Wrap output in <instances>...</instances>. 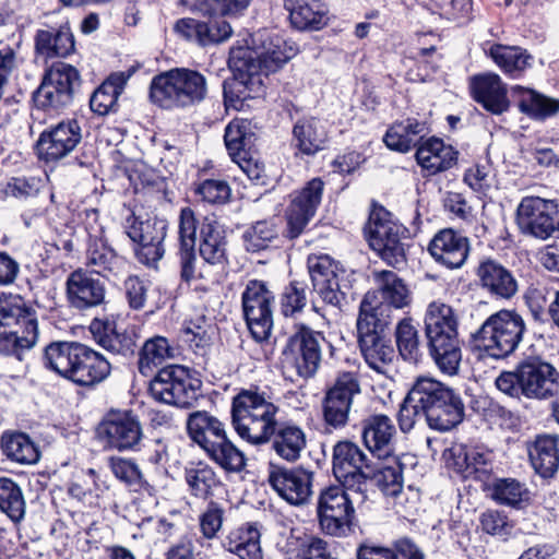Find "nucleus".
<instances>
[{
  "instance_id": "nucleus-1",
  "label": "nucleus",
  "mask_w": 559,
  "mask_h": 559,
  "mask_svg": "<svg viewBox=\"0 0 559 559\" xmlns=\"http://www.w3.org/2000/svg\"><path fill=\"white\" fill-rule=\"evenodd\" d=\"M278 407L258 388L242 389L231 402V424L238 436L254 445L272 440V449L283 460L295 462L306 448L304 430L289 423L277 425Z\"/></svg>"
},
{
  "instance_id": "nucleus-2",
  "label": "nucleus",
  "mask_w": 559,
  "mask_h": 559,
  "mask_svg": "<svg viewBox=\"0 0 559 559\" xmlns=\"http://www.w3.org/2000/svg\"><path fill=\"white\" fill-rule=\"evenodd\" d=\"M464 404L453 389L431 377H418L399 411L403 432L411 431L423 419L429 428L449 431L463 419Z\"/></svg>"
},
{
  "instance_id": "nucleus-3",
  "label": "nucleus",
  "mask_w": 559,
  "mask_h": 559,
  "mask_svg": "<svg viewBox=\"0 0 559 559\" xmlns=\"http://www.w3.org/2000/svg\"><path fill=\"white\" fill-rule=\"evenodd\" d=\"M44 366L73 383L93 388L109 378L111 362L79 342H52L44 352Z\"/></svg>"
},
{
  "instance_id": "nucleus-4",
  "label": "nucleus",
  "mask_w": 559,
  "mask_h": 559,
  "mask_svg": "<svg viewBox=\"0 0 559 559\" xmlns=\"http://www.w3.org/2000/svg\"><path fill=\"white\" fill-rule=\"evenodd\" d=\"M424 322L429 354L436 366L444 374H456L462 348L455 310L444 302L432 301L427 307Z\"/></svg>"
},
{
  "instance_id": "nucleus-5",
  "label": "nucleus",
  "mask_w": 559,
  "mask_h": 559,
  "mask_svg": "<svg viewBox=\"0 0 559 559\" xmlns=\"http://www.w3.org/2000/svg\"><path fill=\"white\" fill-rule=\"evenodd\" d=\"M207 83L198 71L177 68L155 75L150 84V100L163 109L193 106L205 99Z\"/></svg>"
},
{
  "instance_id": "nucleus-6",
  "label": "nucleus",
  "mask_w": 559,
  "mask_h": 559,
  "mask_svg": "<svg viewBox=\"0 0 559 559\" xmlns=\"http://www.w3.org/2000/svg\"><path fill=\"white\" fill-rule=\"evenodd\" d=\"M38 341L36 311L20 296L0 298V353L22 359Z\"/></svg>"
},
{
  "instance_id": "nucleus-7",
  "label": "nucleus",
  "mask_w": 559,
  "mask_h": 559,
  "mask_svg": "<svg viewBox=\"0 0 559 559\" xmlns=\"http://www.w3.org/2000/svg\"><path fill=\"white\" fill-rule=\"evenodd\" d=\"M525 330V321L520 313L501 309L483 322L472 340L477 350L488 357L503 359L519 347Z\"/></svg>"
},
{
  "instance_id": "nucleus-8",
  "label": "nucleus",
  "mask_w": 559,
  "mask_h": 559,
  "mask_svg": "<svg viewBox=\"0 0 559 559\" xmlns=\"http://www.w3.org/2000/svg\"><path fill=\"white\" fill-rule=\"evenodd\" d=\"M365 502L341 483L324 487L317 498L321 530L334 537L347 536L353 531L356 507Z\"/></svg>"
},
{
  "instance_id": "nucleus-9",
  "label": "nucleus",
  "mask_w": 559,
  "mask_h": 559,
  "mask_svg": "<svg viewBox=\"0 0 559 559\" xmlns=\"http://www.w3.org/2000/svg\"><path fill=\"white\" fill-rule=\"evenodd\" d=\"M234 76L223 85L224 104L227 109L242 110L247 102L264 92L259 67L248 48L233 47L228 58Z\"/></svg>"
},
{
  "instance_id": "nucleus-10",
  "label": "nucleus",
  "mask_w": 559,
  "mask_h": 559,
  "mask_svg": "<svg viewBox=\"0 0 559 559\" xmlns=\"http://www.w3.org/2000/svg\"><path fill=\"white\" fill-rule=\"evenodd\" d=\"M369 305L367 301V310L365 308L364 316H358L357 319L359 346L368 366L379 373L386 374L395 357L394 348L383 335L390 325L389 316L380 312L381 319H374Z\"/></svg>"
},
{
  "instance_id": "nucleus-11",
  "label": "nucleus",
  "mask_w": 559,
  "mask_h": 559,
  "mask_svg": "<svg viewBox=\"0 0 559 559\" xmlns=\"http://www.w3.org/2000/svg\"><path fill=\"white\" fill-rule=\"evenodd\" d=\"M200 382L179 365H170L157 371L150 381V395L157 402L188 408L198 399Z\"/></svg>"
},
{
  "instance_id": "nucleus-12",
  "label": "nucleus",
  "mask_w": 559,
  "mask_h": 559,
  "mask_svg": "<svg viewBox=\"0 0 559 559\" xmlns=\"http://www.w3.org/2000/svg\"><path fill=\"white\" fill-rule=\"evenodd\" d=\"M408 230L393 221L385 211L373 212L367 226V239L370 248L389 265L397 267L406 262L403 240Z\"/></svg>"
},
{
  "instance_id": "nucleus-13",
  "label": "nucleus",
  "mask_w": 559,
  "mask_h": 559,
  "mask_svg": "<svg viewBox=\"0 0 559 559\" xmlns=\"http://www.w3.org/2000/svg\"><path fill=\"white\" fill-rule=\"evenodd\" d=\"M367 455L352 441H338L333 447L332 471L335 478L360 500H367L370 467Z\"/></svg>"
},
{
  "instance_id": "nucleus-14",
  "label": "nucleus",
  "mask_w": 559,
  "mask_h": 559,
  "mask_svg": "<svg viewBox=\"0 0 559 559\" xmlns=\"http://www.w3.org/2000/svg\"><path fill=\"white\" fill-rule=\"evenodd\" d=\"M80 86L79 71L71 64L57 62L45 73L34 94V100L40 108L58 111L72 104Z\"/></svg>"
},
{
  "instance_id": "nucleus-15",
  "label": "nucleus",
  "mask_w": 559,
  "mask_h": 559,
  "mask_svg": "<svg viewBox=\"0 0 559 559\" xmlns=\"http://www.w3.org/2000/svg\"><path fill=\"white\" fill-rule=\"evenodd\" d=\"M360 393V381L355 372H338L322 400V417L325 426L335 430L346 427L354 402Z\"/></svg>"
},
{
  "instance_id": "nucleus-16",
  "label": "nucleus",
  "mask_w": 559,
  "mask_h": 559,
  "mask_svg": "<svg viewBox=\"0 0 559 559\" xmlns=\"http://www.w3.org/2000/svg\"><path fill=\"white\" fill-rule=\"evenodd\" d=\"M516 224L524 235L537 239L559 237V206L554 200L525 197L516 210Z\"/></svg>"
},
{
  "instance_id": "nucleus-17",
  "label": "nucleus",
  "mask_w": 559,
  "mask_h": 559,
  "mask_svg": "<svg viewBox=\"0 0 559 559\" xmlns=\"http://www.w3.org/2000/svg\"><path fill=\"white\" fill-rule=\"evenodd\" d=\"M325 341L321 332L314 331L306 324L294 325L283 350L286 361H292L298 376L312 377L321 362L322 343Z\"/></svg>"
},
{
  "instance_id": "nucleus-18",
  "label": "nucleus",
  "mask_w": 559,
  "mask_h": 559,
  "mask_svg": "<svg viewBox=\"0 0 559 559\" xmlns=\"http://www.w3.org/2000/svg\"><path fill=\"white\" fill-rule=\"evenodd\" d=\"M97 437L106 449L119 452L140 450L143 428L136 415L129 411H111L97 427Z\"/></svg>"
},
{
  "instance_id": "nucleus-19",
  "label": "nucleus",
  "mask_w": 559,
  "mask_h": 559,
  "mask_svg": "<svg viewBox=\"0 0 559 559\" xmlns=\"http://www.w3.org/2000/svg\"><path fill=\"white\" fill-rule=\"evenodd\" d=\"M377 289L368 292L360 302L359 316H364L367 301L374 319H381L380 312L389 316V324L393 321V311L406 307L411 301L407 286L394 272L380 271L373 273Z\"/></svg>"
},
{
  "instance_id": "nucleus-20",
  "label": "nucleus",
  "mask_w": 559,
  "mask_h": 559,
  "mask_svg": "<svg viewBox=\"0 0 559 559\" xmlns=\"http://www.w3.org/2000/svg\"><path fill=\"white\" fill-rule=\"evenodd\" d=\"M241 301L246 323L252 337L257 342L266 341L273 328L274 295L263 282L253 280L247 284Z\"/></svg>"
},
{
  "instance_id": "nucleus-21",
  "label": "nucleus",
  "mask_w": 559,
  "mask_h": 559,
  "mask_svg": "<svg viewBox=\"0 0 559 559\" xmlns=\"http://www.w3.org/2000/svg\"><path fill=\"white\" fill-rule=\"evenodd\" d=\"M126 233L138 245L135 255L139 262L152 266L164 255L163 241L166 237L167 223L157 217L145 221L131 214L126 219Z\"/></svg>"
},
{
  "instance_id": "nucleus-22",
  "label": "nucleus",
  "mask_w": 559,
  "mask_h": 559,
  "mask_svg": "<svg viewBox=\"0 0 559 559\" xmlns=\"http://www.w3.org/2000/svg\"><path fill=\"white\" fill-rule=\"evenodd\" d=\"M308 272L313 292L329 306L341 309L345 293L340 286V276L344 270L329 254H310L307 259Z\"/></svg>"
},
{
  "instance_id": "nucleus-23",
  "label": "nucleus",
  "mask_w": 559,
  "mask_h": 559,
  "mask_svg": "<svg viewBox=\"0 0 559 559\" xmlns=\"http://www.w3.org/2000/svg\"><path fill=\"white\" fill-rule=\"evenodd\" d=\"M324 182L320 178L308 181L300 190L290 194L286 210V237L298 238L316 215L321 203Z\"/></svg>"
},
{
  "instance_id": "nucleus-24",
  "label": "nucleus",
  "mask_w": 559,
  "mask_h": 559,
  "mask_svg": "<svg viewBox=\"0 0 559 559\" xmlns=\"http://www.w3.org/2000/svg\"><path fill=\"white\" fill-rule=\"evenodd\" d=\"M267 480L276 493L289 504L302 506L311 498L313 473L304 467L271 463Z\"/></svg>"
},
{
  "instance_id": "nucleus-25",
  "label": "nucleus",
  "mask_w": 559,
  "mask_h": 559,
  "mask_svg": "<svg viewBox=\"0 0 559 559\" xmlns=\"http://www.w3.org/2000/svg\"><path fill=\"white\" fill-rule=\"evenodd\" d=\"M520 381L523 395L528 399L544 400L559 391V372L538 358H530L520 364Z\"/></svg>"
},
{
  "instance_id": "nucleus-26",
  "label": "nucleus",
  "mask_w": 559,
  "mask_h": 559,
  "mask_svg": "<svg viewBox=\"0 0 559 559\" xmlns=\"http://www.w3.org/2000/svg\"><path fill=\"white\" fill-rule=\"evenodd\" d=\"M81 139V127L75 119L61 121L40 134L37 141L39 157L46 162L59 160L68 156Z\"/></svg>"
},
{
  "instance_id": "nucleus-27",
  "label": "nucleus",
  "mask_w": 559,
  "mask_h": 559,
  "mask_svg": "<svg viewBox=\"0 0 559 559\" xmlns=\"http://www.w3.org/2000/svg\"><path fill=\"white\" fill-rule=\"evenodd\" d=\"M217 12L207 13L204 20L192 17L180 19L175 24V31L188 40L195 41L200 46L217 45L227 40L233 29L229 23Z\"/></svg>"
},
{
  "instance_id": "nucleus-28",
  "label": "nucleus",
  "mask_w": 559,
  "mask_h": 559,
  "mask_svg": "<svg viewBox=\"0 0 559 559\" xmlns=\"http://www.w3.org/2000/svg\"><path fill=\"white\" fill-rule=\"evenodd\" d=\"M66 286L69 304L79 310L97 307L105 301L106 288L104 283L84 269L71 272Z\"/></svg>"
},
{
  "instance_id": "nucleus-29",
  "label": "nucleus",
  "mask_w": 559,
  "mask_h": 559,
  "mask_svg": "<svg viewBox=\"0 0 559 559\" xmlns=\"http://www.w3.org/2000/svg\"><path fill=\"white\" fill-rule=\"evenodd\" d=\"M428 251L433 260L448 269H459L469 253V241L460 233L445 228L439 230L428 245Z\"/></svg>"
},
{
  "instance_id": "nucleus-30",
  "label": "nucleus",
  "mask_w": 559,
  "mask_h": 559,
  "mask_svg": "<svg viewBox=\"0 0 559 559\" xmlns=\"http://www.w3.org/2000/svg\"><path fill=\"white\" fill-rule=\"evenodd\" d=\"M254 48L247 47L253 53L259 72H271L286 63L296 53V49L281 37H271L267 32H258L252 37Z\"/></svg>"
},
{
  "instance_id": "nucleus-31",
  "label": "nucleus",
  "mask_w": 559,
  "mask_h": 559,
  "mask_svg": "<svg viewBox=\"0 0 559 559\" xmlns=\"http://www.w3.org/2000/svg\"><path fill=\"white\" fill-rule=\"evenodd\" d=\"M396 429L385 415H372L361 423V438L373 457H388L394 454Z\"/></svg>"
},
{
  "instance_id": "nucleus-32",
  "label": "nucleus",
  "mask_w": 559,
  "mask_h": 559,
  "mask_svg": "<svg viewBox=\"0 0 559 559\" xmlns=\"http://www.w3.org/2000/svg\"><path fill=\"white\" fill-rule=\"evenodd\" d=\"M471 93L475 102L487 111L501 115L510 107L507 85L496 73L475 75L471 80Z\"/></svg>"
},
{
  "instance_id": "nucleus-33",
  "label": "nucleus",
  "mask_w": 559,
  "mask_h": 559,
  "mask_svg": "<svg viewBox=\"0 0 559 559\" xmlns=\"http://www.w3.org/2000/svg\"><path fill=\"white\" fill-rule=\"evenodd\" d=\"M476 274L481 288L495 298L509 300L518 292V281L512 272L497 261L481 262Z\"/></svg>"
},
{
  "instance_id": "nucleus-34",
  "label": "nucleus",
  "mask_w": 559,
  "mask_h": 559,
  "mask_svg": "<svg viewBox=\"0 0 559 559\" xmlns=\"http://www.w3.org/2000/svg\"><path fill=\"white\" fill-rule=\"evenodd\" d=\"M199 252L204 263L224 266L227 263V239L223 226L205 216L200 225Z\"/></svg>"
},
{
  "instance_id": "nucleus-35",
  "label": "nucleus",
  "mask_w": 559,
  "mask_h": 559,
  "mask_svg": "<svg viewBox=\"0 0 559 559\" xmlns=\"http://www.w3.org/2000/svg\"><path fill=\"white\" fill-rule=\"evenodd\" d=\"M86 249V265L96 274L110 277L121 272L122 260L103 238V229L99 227L94 234L88 231Z\"/></svg>"
},
{
  "instance_id": "nucleus-36",
  "label": "nucleus",
  "mask_w": 559,
  "mask_h": 559,
  "mask_svg": "<svg viewBox=\"0 0 559 559\" xmlns=\"http://www.w3.org/2000/svg\"><path fill=\"white\" fill-rule=\"evenodd\" d=\"M511 97L519 110L532 119L545 120L559 112V99L521 85L511 87Z\"/></svg>"
},
{
  "instance_id": "nucleus-37",
  "label": "nucleus",
  "mask_w": 559,
  "mask_h": 559,
  "mask_svg": "<svg viewBox=\"0 0 559 559\" xmlns=\"http://www.w3.org/2000/svg\"><path fill=\"white\" fill-rule=\"evenodd\" d=\"M416 160L431 176L450 169L456 162V152L442 140L431 138L417 148Z\"/></svg>"
},
{
  "instance_id": "nucleus-38",
  "label": "nucleus",
  "mask_w": 559,
  "mask_h": 559,
  "mask_svg": "<svg viewBox=\"0 0 559 559\" xmlns=\"http://www.w3.org/2000/svg\"><path fill=\"white\" fill-rule=\"evenodd\" d=\"M455 456V464L466 478L484 480L492 469L493 453L483 444L460 447Z\"/></svg>"
},
{
  "instance_id": "nucleus-39",
  "label": "nucleus",
  "mask_w": 559,
  "mask_h": 559,
  "mask_svg": "<svg viewBox=\"0 0 559 559\" xmlns=\"http://www.w3.org/2000/svg\"><path fill=\"white\" fill-rule=\"evenodd\" d=\"M285 8L297 29H320L326 24L328 8L321 0H285Z\"/></svg>"
},
{
  "instance_id": "nucleus-40",
  "label": "nucleus",
  "mask_w": 559,
  "mask_h": 559,
  "mask_svg": "<svg viewBox=\"0 0 559 559\" xmlns=\"http://www.w3.org/2000/svg\"><path fill=\"white\" fill-rule=\"evenodd\" d=\"M35 47L37 52L46 58H66L71 55L74 51V36L69 24L37 31Z\"/></svg>"
},
{
  "instance_id": "nucleus-41",
  "label": "nucleus",
  "mask_w": 559,
  "mask_h": 559,
  "mask_svg": "<svg viewBox=\"0 0 559 559\" xmlns=\"http://www.w3.org/2000/svg\"><path fill=\"white\" fill-rule=\"evenodd\" d=\"M495 64L509 78L519 79L532 67L533 57L519 46L492 45L488 51Z\"/></svg>"
},
{
  "instance_id": "nucleus-42",
  "label": "nucleus",
  "mask_w": 559,
  "mask_h": 559,
  "mask_svg": "<svg viewBox=\"0 0 559 559\" xmlns=\"http://www.w3.org/2000/svg\"><path fill=\"white\" fill-rule=\"evenodd\" d=\"M187 429L190 438L203 450L226 436L225 425L207 412H194L189 415Z\"/></svg>"
},
{
  "instance_id": "nucleus-43",
  "label": "nucleus",
  "mask_w": 559,
  "mask_h": 559,
  "mask_svg": "<svg viewBox=\"0 0 559 559\" xmlns=\"http://www.w3.org/2000/svg\"><path fill=\"white\" fill-rule=\"evenodd\" d=\"M326 139L323 124L316 118L299 119L293 128V144L304 155L312 156L323 150Z\"/></svg>"
},
{
  "instance_id": "nucleus-44",
  "label": "nucleus",
  "mask_w": 559,
  "mask_h": 559,
  "mask_svg": "<svg viewBox=\"0 0 559 559\" xmlns=\"http://www.w3.org/2000/svg\"><path fill=\"white\" fill-rule=\"evenodd\" d=\"M379 462L370 465V478L385 496H397L403 489V465L395 454L376 457Z\"/></svg>"
},
{
  "instance_id": "nucleus-45",
  "label": "nucleus",
  "mask_w": 559,
  "mask_h": 559,
  "mask_svg": "<svg viewBox=\"0 0 559 559\" xmlns=\"http://www.w3.org/2000/svg\"><path fill=\"white\" fill-rule=\"evenodd\" d=\"M188 491L198 499H210L222 487L215 471L204 462L190 463L185 467Z\"/></svg>"
},
{
  "instance_id": "nucleus-46",
  "label": "nucleus",
  "mask_w": 559,
  "mask_h": 559,
  "mask_svg": "<svg viewBox=\"0 0 559 559\" xmlns=\"http://www.w3.org/2000/svg\"><path fill=\"white\" fill-rule=\"evenodd\" d=\"M91 331L96 342L112 354L129 356L135 350L136 344L133 336L126 332L116 331L111 322L94 320L91 324Z\"/></svg>"
},
{
  "instance_id": "nucleus-47",
  "label": "nucleus",
  "mask_w": 559,
  "mask_h": 559,
  "mask_svg": "<svg viewBox=\"0 0 559 559\" xmlns=\"http://www.w3.org/2000/svg\"><path fill=\"white\" fill-rule=\"evenodd\" d=\"M224 547L240 559H263L260 532L253 524H246L233 530L227 535Z\"/></svg>"
},
{
  "instance_id": "nucleus-48",
  "label": "nucleus",
  "mask_w": 559,
  "mask_h": 559,
  "mask_svg": "<svg viewBox=\"0 0 559 559\" xmlns=\"http://www.w3.org/2000/svg\"><path fill=\"white\" fill-rule=\"evenodd\" d=\"M530 460L535 471L543 477H550L559 467L557 438L539 436L528 449Z\"/></svg>"
},
{
  "instance_id": "nucleus-49",
  "label": "nucleus",
  "mask_w": 559,
  "mask_h": 559,
  "mask_svg": "<svg viewBox=\"0 0 559 559\" xmlns=\"http://www.w3.org/2000/svg\"><path fill=\"white\" fill-rule=\"evenodd\" d=\"M278 219L267 218L257 221L242 233L243 247L248 252H260L272 247L280 237Z\"/></svg>"
},
{
  "instance_id": "nucleus-50",
  "label": "nucleus",
  "mask_w": 559,
  "mask_h": 559,
  "mask_svg": "<svg viewBox=\"0 0 559 559\" xmlns=\"http://www.w3.org/2000/svg\"><path fill=\"white\" fill-rule=\"evenodd\" d=\"M282 550L288 559H334L328 542L314 536L299 537L292 533Z\"/></svg>"
},
{
  "instance_id": "nucleus-51",
  "label": "nucleus",
  "mask_w": 559,
  "mask_h": 559,
  "mask_svg": "<svg viewBox=\"0 0 559 559\" xmlns=\"http://www.w3.org/2000/svg\"><path fill=\"white\" fill-rule=\"evenodd\" d=\"M424 130V123L415 119H407L405 121L394 123L386 131L383 142L390 150L406 153L417 144Z\"/></svg>"
},
{
  "instance_id": "nucleus-52",
  "label": "nucleus",
  "mask_w": 559,
  "mask_h": 559,
  "mask_svg": "<svg viewBox=\"0 0 559 559\" xmlns=\"http://www.w3.org/2000/svg\"><path fill=\"white\" fill-rule=\"evenodd\" d=\"M491 498L499 504L522 509L530 503L531 492L525 486L514 478H499L490 488Z\"/></svg>"
},
{
  "instance_id": "nucleus-53",
  "label": "nucleus",
  "mask_w": 559,
  "mask_h": 559,
  "mask_svg": "<svg viewBox=\"0 0 559 559\" xmlns=\"http://www.w3.org/2000/svg\"><path fill=\"white\" fill-rule=\"evenodd\" d=\"M126 84L123 73L111 74L102 85L92 94L90 107L92 111L99 116L107 115L117 104L119 95L122 93Z\"/></svg>"
},
{
  "instance_id": "nucleus-54",
  "label": "nucleus",
  "mask_w": 559,
  "mask_h": 559,
  "mask_svg": "<svg viewBox=\"0 0 559 559\" xmlns=\"http://www.w3.org/2000/svg\"><path fill=\"white\" fill-rule=\"evenodd\" d=\"M3 454L21 464H33L39 459V452L29 437L22 432L4 433L1 438Z\"/></svg>"
},
{
  "instance_id": "nucleus-55",
  "label": "nucleus",
  "mask_w": 559,
  "mask_h": 559,
  "mask_svg": "<svg viewBox=\"0 0 559 559\" xmlns=\"http://www.w3.org/2000/svg\"><path fill=\"white\" fill-rule=\"evenodd\" d=\"M357 559H425L424 554L409 539L396 542L393 548L360 546Z\"/></svg>"
},
{
  "instance_id": "nucleus-56",
  "label": "nucleus",
  "mask_w": 559,
  "mask_h": 559,
  "mask_svg": "<svg viewBox=\"0 0 559 559\" xmlns=\"http://www.w3.org/2000/svg\"><path fill=\"white\" fill-rule=\"evenodd\" d=\"M0 510L14 523L22 521L25 515L22 489L8 477L0 478Z\"/></svg>"
},
{
  "instance_id": "nucleus-57",
  "label": "nucleus",
  "mask_w": 559,
  "mask_h": 559,
  "mask_svg": "<svg viewBox=\"0 0 559 559\" xmlns=\"http://www.w3.org/2000/svg\"><path fill=\"white\" fill-rule=\"evenodd\" d=\"M204 452L226 472H240L245 467L243 453L228 440L227 435L207 447Z\"/></svg>"
},
{
  "instance_id": "nucleus-58",
  "label": "nucleus",
  "mask_w": 559,
  "mask_h": 559,
  "mask_svg": "<svg viewBox=\"0 0 559 559\" xmlns=\"http://www.w3.org/2000/svg\"><path fill=\"white\" fill-rule=\"evenodd\" d=\"M171 356V348L167 338L163 336L152 337L144 343L140 353L139 372L144 377H150L154 368Z\"/></svg>"
},
{
  "instance_id": "nucleus-59",
  "label": "nucleus",
  "mask_w": 559,
  "mask_h": 559,
  "mask_svg": "<svg viewBox=\"0 0 559 559\" xmlns=\"http://www.w3.org/2000/svg\"><path fill=\"white\" fill-rule=\"evenodd\" d=\"M395 338L402 358L409 362H416L420 356L418 331L409 319L399 322Z\"/></svg>"
},
{
  "instance_id": "nucleus-60",
  "label": "nucleus",
  "mask_w": 559,
  "mask_h": 559,
  "mask_svg": "<svg viewBox=\"0 0 559 559\" xmlns=\"http://www.w3.org/2000/svg\"><path fill=\"white\" fill-rule=\"evenodd\" d=\"M43 188V181L35 176H20L9 178L1 188V192L7 198H14L20 201H26L35 198Z\"/></svg>"
},
{
  "instance_id": "nucleus-61",
  "label": "nucleus",
  "mask_w": 559,
  "mask_h": 559,
  "mask_svg": "<svg viewBox=\"0 0 559 559\" xmlns=\"http://www.w3.org/2000/svg\"><path fill=\"white\" fill-rule=\"evenodd\" d=\"M249 140V123L246 120H233L227 124L224 141L231 159L247 153Z\"/></svg>"
},
{
  "instance_id": "nucleus-62",
  "label": "nucleus",
  "mask_w": 559,
  "mask_h": 559,
  "mask_svg": "<svg viewBox=\"0 0 559 559\" xmlns=\"http://www.w3.org/2000/svg\"><path fill=\"white\" fill-rule=\"evenodd\" d=\"M109 467L122 483L139 489L148 487V483L134 461L124 457H110Z\"/></svg>"
},
{
  "instance_id": "nucleus-63",
  "label": "nucleus",
  "mask_w": 559,
  "mask_h": 559,
  "mask_svg": "<svg viewBox=\"0 0 559 559\" xmlns=\"http://www.w3.org/2000/svg\"><path fill=\"white\" fill-rule=\"evenodd\" d=\"M307 305L306 285L294 281L285 287L281 296V312L285 317H294Z\"/></svg>"
},
{
  "instance_id": "nucleus-64",
  "label": "nucleus",
  "mask_w": 559,
  "mask_h": 559,
  "mask_svg": "<svg viewBox=\"0 0 559 559\" xmlns=\"http://www.w3.org/2000/svg\"><path fill=\"white\" fill-rule=\"evenodd\" d=\"M194 192L203 202L224 204L231 194L229 185L221 179H205L197 185Z\"/></svg>"
}]
</instances>
